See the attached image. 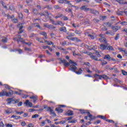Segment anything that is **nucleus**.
Here are the masks:
<instances>
[{
  "label": "nucleus",
  "instance_id": "nucleus-12",
  "mask_svg": "<svg viewBox=\"0 0 127 127\" xmlns=\"http://www.w3.org/2000/svg\"><path fill=\"white\" fill-rule=\"evenodd\" d=\"M58 2L59 3H66L71 4V3H70V1H68L67 0H60L58 1Z\"/></svg>",
  "mask_w": 127,
  "mask_h": 127
},
{
  "label": "nucleus",
  "instance_id": "nucleus-9",
  "mask_svg": "<svg viewBox=\"0 0 127 127\" xmlns=\"http://www.w3.org/2000/svg\"><path fill=\"white\" fill-rule=\"evenodd\" d=\"M112 29H113L114 32H116L119 30V29H121V26H113L112 27Z\"/></svg>",
  "mask_w": 127,
  "mask_h": 127
},
{
  "label": "nucleus",
  "instance_id": "nucleus-30",
  "mask_svg": "<svg viewBox=\"0 0 127 127\" xmlns=\"http://www.w3.org/2000/svg\"><path fill=\"white\" fill-rule=\"evenodd\" d=\"M11 21H12V22H13V23H17V22H18V20L14 18V16H13V18L11 19Z\"/></svg>",
  "mask_w": 127,
  "mask_h": 127
},
{
  "label": "nucleus",
  "instance_id": "nucleus-64",
  "mask_svg": "<svg viewBox=\"0 0 127 127\" xmlns=\"http://www.w3.org/2000/svg\"><path fill=\"white\" fill-rule=\"evenodd\" d=\"M124 53L125 56H127V51L126 50H122Z\"/></svg>",
  "mask_w": 127,
  "mask_h": 127
},
{
  "label": "nucleus",
  "instance_id": "nucleus-60",
  "mask_svg": "<svg viewBox=\"0 0 127 127\" xmlns=\"http://www.w3.org/2000/svg\"><path fill=\"white\" fill-rule=\"evenodd\" d=\"M74 33H75L76 34H81V32L80 31H78V30H75L74 31Z\"/></svg>",
  "mask_w": 127,
  "mask_h": 127
},
{
  "label": "nucleus",
  "instance_id": "nucleus-63",
  "mask_svg": "<svg viewBox=\"0 0 127 127\" xmlns=\"http://www.w3.org/2000/svg\"><path fill=\"white\" fill-rule=\"evenodd\" d=\"M0 127H4V124H3V122H1L0 123Z\"/></svg>",
  "mask_w": 127,
  "mask_h": 127
},
{
  "label": "nucleus",
  "instance_id": "nucleus-28",
  "mask_svg": "<svg viewBox=\"0 0 127 127\" xmlns=\"http://www.w3.org/2000/svg\"><path fill=\"white\" fill-rule=\"evenodd\" d=\"M63 16V14L61 13H58L57 15L55 17V18H60V17H62Z\"/></svg>",
  "mask_w": 127,
  "mask_h": 127
},
{
  "label": "nucleus",
  "instance_id": "nucleus-50",
  "mask_svg": "<svg viewBox=\"0 0 127 127\" xmlns=\"http://www.w3.org/2000/svg\"><path fill=\"white\" fill-rule=\"evenodd\" d=\"M119 38H120V34H118L115 37L114 39L117 41Z\"/></svg>",
  "mask_w": 127,
  "mask_h": 127
},
{
  "label": "nucleus",
  "instance_id": "nucleus-32",
  "mask_svg": "<svg viewBox=\"0 0 127 127\" xmlns=\"http://www.w3.org/2000/svg\"><path fill=\"white\" fill-rule=\"evenodd\" d=\"M0 3L2 4V6L4 7V8H7V6H6V5H5V3L3 2V1L1 0L0 1Z\"/></svg>",
  "mask_w": 127,
  "mask_h": 127
},
{
  "label": "nucleus",
  "instance_id": "nucleus-3",
  "mask_svg": "<svg viewBox=\"0 0 127 127\" xmlns=\"http://www.w3.org/2000/svg\"><path fill=\"white\" fill-rule=\"evenodd\" d=\"M44 108L46 111H47V112H50V113L54 116V117H56V114L53 112V110L51 109V107L45 105L44 106Z\"/></svg>",
  "mask_w": 127,
  "mask_h": 127
},
{
  "label": "nucleus",
  "instance_id": "nucleus-41",
  "mask_svg": "<svg viewBox=\"0 0 127 127\" xmlns=\"http://www.w3.org/2000/svg\"><path fill=\"white\" fill-rule=\"evenodd\" d=\"M67 115L68 116H73V111L71 110H69L67 112Z\"/></svg>",
  "mask_w": 127,
  "mask_h": 127
},
{
  "label": "nucleus",
  "instance_id": "nucleus-33",
  "mask_svg": "<svg viewBox=\"0 0 127 127\" xmlns=\"http://www.w3.org/2000/svg\"><path fill=\"white\" fill-rule=\"evenodd\" d=\"M21 43H24L25 44H26L27 45H28V46H30L31 45V44H32V43L31 42H25V41H21Z\"/></svg>",
  "mask_w": 127,
  "mask_h": 127
},
{
  "label": "nucleus",
  "instance_id": "nucleus-13",
  "mask_svg": "<svg viewBox=\"0 0 127 127\" xmlns=\"http://www.w3.org/2000/svg\"><path fill=\"white\" fill-rule=\"evenodd\" d=\"M82 72H83V68H79L75 71L74 73L77 74V75H81L82 74Z\"/></svg>",
  "mask_w": 127,
  "mask_h": 127
},
{
  "label": "nucleus",
  "instance_id": "nucleus-2",
  "mask_svg": "<svg viewBox=\"0 0 127 127\" xmlns=\"http://www.w3.org/2000/svg\"><path fill=\"white\" fill-rule=\"evenodd\" d=\"M94 78H98L100 80H101L102 78L104 79V80H109V79H110V77L106 74L99 75L98 74H95L94 75Z\"/></svg>",
  "mask_w": 127,
  "mask_h": 127
},
{
  "label": "nucleus",
  "instance_id": "nucleus-56",
  "mask_svg": "<svg viewBox=\"0 0 127 127\" xmlns=\"http://www.w3.org/2000/svg\"><path fill=\"white\" fill-rule=\"evenodd\" d=\"M45 13H47V14H46L45 15V16H46V17L47 16V17H49V13L48 12V11L45 10Z\"/></svg>",
  "mask_w": 127,
  "mask_h": 127
},
{
  "label": "nucleus",
  "instance_id": "nucleus-54",
  "mask_svg": "<svg viewBox=\"0 0 127 127\" xmlns=\"http://www.w3.org/2000/svg\"><path fill=\"white\" fill-rule=\"evenodd\" d=\"M6 16H7V19H12V18L13 17V16H10V15H6Z\"/></svg>",
  "mask_w": 127,
  "mask_h": 127
},
{
  "label": "nucleus",
  "instance_id": "nucleus-24",
  "mask_svg": "<svg viewBox=\"0 0 127 127\" xmlns=\"http://www.w3.org/2000/svg\"><path fill=\"white\" fill-rule=\"evenodd\" d=\"M60 31H61V32H67V29L65 27H63L60 28Z\"/></svg>",
  "mask_w": 127,
  "mask_h": 127
},
{
  "label": "nucleus",
  "instance_id": "nucleus-26",
  "mask_svg": "<svg viewBox=\"0 0 127 127\" xmlns=\"http://www.w3.org/2000/svg\"><path fill=\"white\" fill-rule=\"evenodd\" d=\"M97 118H99V119H101V120H104L105 121H106V120H107V118H106V117L102 116V115H98Z\"/></svg>",
  "mask_w": 127,
  "mask_h": 127
},
{
  "label": "nucleus",
  "instance_id": "nucleus-58",
  "mask_svg": "<svg viewBox=\"0 0 127 127\" xmlns=\"http://www.w3.org/2000/svg\"><path fill=\"white\" fill-rule=\"evenodd\" d=\"M33 13L34 14H37V13H38L37 9H34L33 10Z\"/></svg>",
  "mask_w": 127,
  "mask_h": 127
},
{
  "label": "nucleus",
  "instance_id": "nucleus-52",
  "mask_svg": "<svg viewBox=\"0 0 127 127\" xmlns=\"http://www.w3.org/2000/svg\"><path fill=\"white\" fill-rule=\"evenodd\" d=\"M93 22H94L95 23H97L99 22V21H100V20H99L98 19L94 18V19H93Z\"/></svg>",
  "mask_w": 127,
  "mask_h": 127
},
{
  "label": "nucleus",
  "instance_id": "nucleus-38",
  "mask_svg": "<svg viewBox=\"0 0 127 127\" xmlns=\"http://www.w3.org/2000/svg\"><path fill=\"white\" fill-rule=\"evenodd\" d=\"M106 122H107V123H111V124H115V121L112 120L106 119Z\"/></svg>",
  "mask_w": 127,
  "mask_h": 127
},
{
  "label": "nucleus",
  "instance_id": "nucleus-48",
  "mask_svg": "<svg viewBox=\"0 0 127 127\" xmlns=\"http://www.w3.org/2000/svg\"><path fill=\"white\" fill-rule=\"evenodd\" d=\"M95 54L98 57H101V55H100V53L98 51H95Z\"/></svg>",
  "mask_w": 127,
  "mask_h": 127
},
{
  "label": "nucleus",
  "instance_id": "nucleus-51",
  "mask_svg": "<svg viewBox=\"0 0 127 127\" xmlns=\"http://www.w3.org/2000/svg\"><path fill=\"white\" fill-rule=\"evenodd\" d=\"M34 24V26H35L36 27H37L38 28H39L40 29V25H39V23H35Z\"/></svg>",
  "mask_w": 127,
  "mask_h": 127
},
{
  "label": "nucleus",
  "instance_id": "nucleus-49",
  "mask_svg": "<svg viewBox=\"0 0 127 127\" xmlns=\"http://www.w3.org/2000/svg\"><path fill=\"white\" fill-rule=\"evenodd\" d=\"M45 43H47L48 45H51V44H53V43L51 41H46Z\"/></svg>",
  "mask_w": 127,
  "mask_h": 127
},
{
  "label": "nucleus",
  "instance_id": "nucleus-39",
  "mask_svg": "<svg viewBox=\"0 0 127 127\" xmlns=\"http://www.w3.org/2000/svg\"><path fill=\"white\" fill-rule=\"evenodd\" d=\"M38 7H39L40 9H45V8H47V5L43 6L42 7H41L40 6H38Z\"/></svg>",
  "mask_w": 127,
  "mask_h": 127
},
{
  "label": "nucleus",
  "instance_id": "nucleus-8",
  "mask_svg": "<svg viewBox=\"0 0 127 127\" xmlns=\"http://www.w3.org/2000/svg\"><path fill=\"white\" fill-rule=\"evenodd\" d=\"M79 112H80V114H87V115H90V112L88 110H85L84 109H78Z\"/></svg>",
  "mask_w": 127,
  "mask_h": 127
},
{
  "label": "nucleus",
  "instance_id": "nucleus-45",
  "mask_svg": "<svg viewBox=\"0 0 127 127\" xmlns=\"http://www.w3.org/2000/svg\"><path fill=\"white\" fill-rule=\"evenodd\" d=\"M100 64L101 65H102V66H104V65H107V64H108V62H107L106 61H105V62L101 61V63Z\"/></svg>",
  "mask_w": 127,
  "mask_h": 127
},
{
  "label": "nucleus",
  "instance_id": "nucleus-59",
  "mask_svg": "<svg viewBox=\"0 0 127 127\" xmlns=\"http://www.w3.org/2000/svg\"><path fill=\"white\" fill-rule=\"evenodd\" d=\"M47 9H50V10H51V9H52V7H51V6L49 5H47Z\"/></svg>",
  "mask_w": 127,
  "mask_h": 127
},
{
  "label": "nucleus",
  "instance_id": "nucleus-40",
  "mask_svg": "<svg viewBox=\"0 0 127 127\" xmlns=\"http://www.w3.org/2000/svg\"><path fill=\"white\" fill-rule=\"evenodd\" d=\"M124 13V11H118L117 12V14L118 15H123V14Z\"/></svg>",
  "mask_w": 127,
  "mask_h": 127
},
{
  "label": "nucleus",
  "instance_id": "nucleus-44",
  "mask_svg": "<svg viewBox=\"0 0 127 127\" xmlns=\"http://www.w3.org/2000/svg\"><path fill=\"white\" fill-rule=\"evenodd\" d=\"M7 101H8V104H11V102H12L13 100H12V98H9L7 99Z\"/></svg>",
  "mask_w": 127,
  "mask_h": 127
},
{
  "label": "nucleus",
  "instance_id": "nucleus-27",
  "mask_svg": "<svg viewBox=\"0 0 127 127\" xmlns=\"http://www.w3.org/2000/svg\"><path fill=\"white\" fill-rule=\"evenodd\" d=\"M70 40H71L72 41H77V42L80 41V39H78L77 37L71 38V39H70Z\"/></svg>",
  "mask_w": 127,
  "mask_h": 127
},
{
  "label": "nucleus",
  "instance_id": "nucleus-25",
  "mask_svg": "<svg viewBox=\"0 0 127 127\" xmlns=\"http://www.w3.org/2000/svg\"><path fill=\"white\" fill-rule=\"evenodd\" d=\"M106 50H108V51H114V48H113L112 46H108Z\"/></svg>",
  "mask_w": 127,
  "mask_h": 127
},
{
  "label": "nucleus",
  "instance_id": "nucleus-47",
  "mask_svg": "<svg viewBox=\"0 0 127 127\" xmlns=\"http://www.w3.org/2000/svg\"><path fill=\"white\" fill-rule=\"evenodd\" d=\"M121 25L126 26L127 25V21H123L121 23H120Z\"/></svg>",
  "mask_w": 127,
  "mask_h": 127
},
{
  "label": "nucleus",
  "instance_id": "nucleus-6",
  "mask_svg": "<svg viewBox=\"0 0 127 127\" xmlns=\"http://www.w3.org/2000/svg\"><path fill=\"white\" fill-rule=\"evenodd\" d=\"M100 38H99V41L100 42H105V43H107V40L106 39L105 37H103V35L100 34Z\"/></svg>",
  "mask_w": 127,
  "mask_h": 127
},
{
  "label": "nucleus",
  "instance_id": "nucleus-57",
  "mask_svg": "<svg viewBox=\"0 0 127 127\" xmlns=\"http://www.w3.org/2000/svg\"><path fill=\"white\" fill-rule=\"evenodd\" d=\"M15 112H16V115H21V114H23V111L17 112L16 111H15Z\"/></svg>",
  "mask_w": 127,
  "mask_h": 127
},
{
  "label": "nucleus",
  "instance_id": "nucleus-16",
  "mask_svg": "<svg viewBox=\"0 0 127 127\" xmlns=\"http://www.w3.org/2000/svg\"><path fill=\"white\" fill-rule=\"evenodd\" d=\"M55 24V25H61V26H63L64 25V23L61 21H57Z\"/></svg>",
  "mask_w": 127,
  "mask_h": 127
},
{
  "label": "nucleus",
  "instance_id": "nucleus-42",
  "mask_svg": "<svg viewBox=\"0 0 127 127\" xmlns=\"http://www.w3.org/2000/svg\"><path fill=\"white\" fill-rule=\"evenodd\" d=\"M54 8L55 9H61L62 8L61 7H60L59 5H56L54 6Z\"/></svg>",
  "mask_w": 127,
  "mask_h": 127
},
{
  "label": "nucleus",
  "instance_id": "nucleus-14",
  "mask_svg": "<svg viewBox=\"0 0 127 127\" xmlns=\"http://www.w3.org/2000/svg\"><path fill=\"white\" fill-rule=\"evenodd\" d=\"M103 59H105L107 61H111V58L109 55H106L104 56Z\"/></svg>",
  "mask_w": 127,
  "mask_h": 127
},
{
  "label": "nucleus",
  "instance_id": "nucleus-31",
  "mask_svg": "<svg viewBox=\"0 0 127 127\" xmlns=\"http://www.w3.org/2000/svg\"><path fill=\"white\" fill-rule=\"evenodd\" d=\"M56 111L58 112V113H63V109L60 108H56Z\"/></svg>",
  "mask_w": 127,
  "mask_h": 127
},
{
  "label": "nucleus",
  "instance_id": "nucleus-5",
  "mask_svg": "<svg viewBox=\"0 0 127 127\" xmlns=\"http://www.w3.org/2000/svg\"><path fill=\"white\" fill-rule=\"evenodd\" d=\"M108 45L109 44H108L107 43H105V44H101L100 45L99 48L100 50H107V48Z\"/></svg>",
  "mask_w": 127,
  "mask_h": 127
},
{
  "label": "nucleus",
  "instance_id": "nucleus-37",
  "mask_svg": "<svg viewBox=\"0 0 127 127\" xmlns=\"http://www.w3.org/2000/svg\"><path fill=\"white\" fill-rule=\"evenodd\" d=\"M1 42H3V43H6L7 42V38H3L1 39Z\"/></svg>",
  "mask_w": 127,
  "mask_h": 127
},
{
  "label": "nucleus",
  "instance_id": "nucleus-43",
  "mask_svg": "<svg viewBox=\"0 0 127 127\" xmlns=\"http://www.w3.org/2000/svg\"><path fill=\"white\" fill-rule=\"evenodd\" d=\"M88 37H90L91 39H95V36L94 35L88 34L87 35Z\"/></svg>",
  "mask_w": 127,
  "mask_h": 127
},
{
  "label": "nucleus",
  "instance_id": "nucleus-21",
  "mask_svg": "<svg viewBox=\"0 0 127 127\" xmlns=\"http://www.w3.org/2000/svg\"><path fill=\"white\" fill-rule=\"evenodd\" d=\"M44 27H46L47 28H55V27H53L51 25H48L47 24H44Z\"/></svg>",
  "mask_w": 127,
  "mask_h": 127
},
{
  "label": "nucleus",
  "instance_id": "nucleus-35",
  "mask_svg": "<svg viewBox=\"0 0 127 127\" xmlns=\"http://www.w3.org/2000/svg\"><path fill=\"white\" fill-rule=\"evenodd\" d=\"M19 36H20V37H18V39H17V40L18 43H19V41H20L21 42V41H24V40H23V39L21 38V36L20 35H19Z\"/></svg>",
  "mask_w": 127,
  "mask_h": 127
},
{
  "label": "nucleus",
  "instance_id": "nucleus-15",
  "mask_svg": "<svg viewBox=\"0 0 127 127\" xmlns=\"http://www.w3.org/2000/svg\"><path fill=\"white\" fill-rule=\"evenodd\" d=\"M25 105H26V106H29V107H30V108H31V107H32V103L31 102H29V100H27L26 101V102L24 103Z\"/></svg>",
  "mask_w": 127,
  "mask_h": 127
},
{
  "label": "nucleus",
  "instance_id": "nucleus-10",
  "mask_svg": "<svg viewBox=\"0 0 127 127\" xmlns=\"http://www.w3.org/2000/svg\"><path fill=\"white\" fill-rule=\"evenodd\" d=\"M81 10H84V11H89L90 8L87 7V5H83L80 7Z\"/></svg>",
  "mask_w": 127,
  "mask_h": 127
},
{
  "label": "nucleus",
  "instance_id": "nucleus-61",
  "mask_svg": "<svg viewBox=\"0 0 127 127\" xmlns=\"http://www.w3.org/2000/svg\"><path fill=\"white\" fill-rule=\"evenodd\" d=\"M101 123V120H96L94 122V124L96 125V124H100Z\"/></svg>",
  "mask_w": 127,
  "mask_h": 127
},
{
  "label": "nucleus",
  "instance_id": "nucleus-17",
  "mask_svg": "<svg viewBox=\"0 0 127 127\" xmlns=\"http://www.w3.org/2000/svg\"><path fill=\"white\" fill-rule=\"evenodd\" d=\"M89 11L90 13H93V14H97V13H98V11L92 8H89Z\"/></svg>",
  "mask_w": 127,
  "mask_h": 127
},
{
  "label": "nucleus",
  "instance_id": "nucleus-55",
  "mask_svg": "<svg viewBox=\"0 0 127 127\" xmlns=\"http://www.w3.org/2000/svg\"><path fill=\"white\" fill-rule=\"evenodd\" d=\"M50 35H51L52 38H55V34L51 33L50 34Z\"/></svg>",
  "mask_w": 127,
  "mask_h": 127
},
{
  "label": "nucleus",
  "instance_id": "nucleus-23",
  "mask_svg": "<svg viewBox=\"0 0 127 127\" xmlns=\"http://www.w3.org/2000/svg\"><path fill=\"white\" fill-rule=\"evenodd\" d=\"M11 95H13V91H10L8 93L6 91V97H10Z\"/></svg>",
  "mask_w": 127,
  "mask_h": 127
},
{
  "label": "nucleus",
  "instance_id": "nucleus-62",
  "mask_svg": "<svg viewBox=\"0 0 127 127\" xmlns=\"http://www.w3.org/2000/svg\"><path fill=\"white\" fill-rule=\"evenodd\" d=\"M63 18L64 20H68V17H66V16H64Z\"/></svg>",
  "mask_w": 127,
  "mask_h": 127
},
{
  "label": "nucleus",
  "instance_id": "nucleus-36",
  "mask_svg": "<svg viewBox=\"0 0 127 127\" xmlns=\"http://www.w3.org/2000/svg\"><path fill=\"white\" fill-rule=\"evenodd\" d=\"M90 58H91V59H93V60H95V61H98V58H97V57L95 56H90Z\"/></svg>",
  "mask_w": 127,
  "mask_h": 127
},
{
  "label": "nucleus",
  "instance_id": "nucleus-4",
  "mask_svg": "<svg viewBox=\"0 0 127 127\" xmlns=\"http://www.w3.org/2000/svg\"><path fill=\"white\" fill-rule=\"evenodd\" d=\"M23 24H24L20 23L17 25V27L19 28V32H18V34H20V33H23L24 31L23 29H22L23 28Z\"/></svg>",
  "mask_w": 127,
  "mask_h": 127
},
{
  "label": "nucleus",
  "instance_id": "nucleus-22",
  "mask_svg": "<svg viewBox=\"0 0 127 127\" xmlns=\"http://www.w3.org/2000/svg\"><path fill=\"white\" fill-rule=\"evenodd\" d=\"M5 113L6 115H9V114H11V113H12V110L11 109L9 108L7 110L5 111Z\"/></svg>",
  "mask_w": 127,
  "mask_h": 127
},
{
  "label": "nucleus",
  "instance_id": "nucleus-7",
  "mask_svg": "<svg viewBox=\"0 0 127 127\" xmlns=\"http://www.w3.org/2000/svg\"><path fill=\"white\" fill-rule=\"evenodd\" d=\"M105 34L108 35V36H114L115 32L113 31L108 30L105 32Z\"/></svg>",
  "mask_w": 127,
  "mask_h": 127
},
{
  "label": "nucleus",
  "instance_id": "nucleus-1",
  "mask_svg": "<svg viewBox=\"0 0 127 127\" xmlns=\"http://www.w3.org/2000/svg\"><path fill=\"white\" fill-rule=\"evenodd\" d=\"M59 60H60L61 62H62V63H63L64 66H65V67H67V66H69L70 64H73V65H77V63H76V62L71 60H68V62H67V61L65 60H62L61 58L59 59Z\"/></svg>",
  "mask_w": 127,
  "mask_h": 127
},
{
  "label": "nucleus",
  "instance_id": "nucleus-18",
  "mask_svg": "<svg viewBox=\"0 0 127 127\" xmlns=\"http://www.w3.org/2000/svg\"><path fill=\"white\" fill-rule=\"evenodd\" d=\"M71 36H75V34L73 33H69V34L66 37V38H67V39H69L70 40V39H71L72 38H71Z\"/></svg>",
  "mask_w": 127,
  "mask_h": 127
},
{
  "label": "nucleus",
  "instance_id": "nucleus-11",
  "mask_svg": "<svg viewBox=\"0 0 127 127\" xmlns=\"http://www.w3.org/2000/svg\"><path fill=\"white\" fill-rule=\"evenodd\" d=\"M76 66H77V65H75V64L71 65L70 70H71V71H72V72H75L76 70H77V67Z\"/></svg>",
  "mask_w": 127,
  "mask_h": 127
},
{
  "label": "nucleus",
  "instance_id": "nucleus-19",
  "mask_svg": "<svg viewBox=\"0 0 127 127\" xmlns=\"http://www.w3.org/2000/svg\"><path fill=\"white\" fill-rule=\"evenodd\" d=\"M4 96H6V91H4V90H2L0 92V97H3Z\"/></svg>",
  "mask_w": 127,
  "mask_h": 127
},
{
  "label": "nucleus",
  "instance_id": "nucleus-34",
  "mask_svg": "<svg viewBox=\"0 0 127 127\" xmlns=\"http://www.w3.org/2000/svg\"><path fill=\"white\" fill-rule=\"evenodd\" d=\"M104 25H106V27H111L112 24L110 22H106L104 23Z\"/></svg>",
  "mask_w": 127,
  "mask_h": 127
},
{
  "label": "nucleus",
  "instance_id": "nucleus-46",
  "mask_svg": "<svg viewBox=\"0 0 127 127\" xmlns=\"http://www.w3.org/2000/svg\"><path fill=\"white\" fill-rule=\"evenodd\" d=\"M38 117H39V115L35 114L32 116V119H36V118H38Z\"/></svg>",
  "mask_w": 127,
  "mask_h": 127
},
{
  "label": "nucleus",
  "instance_id": "nucleus-29",
  "mask_svg": "<svg viewBox=\"0 0 127 127\" xmlns=\"http://www.w3.org/2000/svg\"><path fill=\"white\" fill-rule=\"evenodd\" d=\"M40 34H41V35H43V36H44L46 39H47V34L46 32H41L40 33Z\"/></svg>",
  "mask_w": 127,
  "mask_h": 127
},
{
  "label": "nucleus",
  "instance_id": "nucleus-53",
  "mask_svg": "<svg viewBox=\"0 0 127 127\" xmlns=\"http://www.w3.org/2000/svg\"><path fill=\"white\" fill-rule=\"evenodd\" d=\"M122 74L123 75H124L125 76H127V72L124 70H122Z\"/></svg>",
  "mask_w": 127,
  "mask_h": 127
},
{
  "label": "nucleus",
  "instance_id": "nucleus-20",
  "mask_svg": "<svg viewBox=\"0 0 127 127\" xmlns=\"http://www.w3.org/2000/svg\"><path fill=\"white\" fill-rule=\"evenodd\" d=\"M30 99H31L32 100H33V103H36V101H37V96H31L30 97Z\"/></svg>",
  "mask_w": 127,
  "mask_h": 127
}]
</instances>
